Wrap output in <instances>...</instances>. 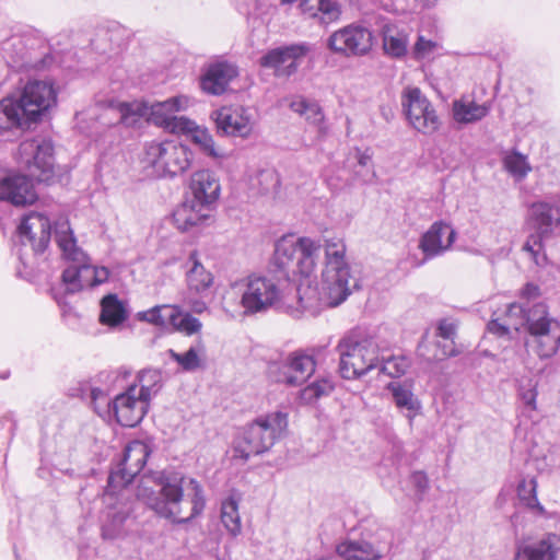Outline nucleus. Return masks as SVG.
I'll return each instance as SVG.
<instances>
[{
	"instance_id": "58836bf2",
	"label": "nucleus",
	"mask_w": 560,
	"mask_h": 560,
	"mask_svg": "<svg viewBox=\"0 0 560 560\" xmlns=\"http://www.w3.org/2000/svg\"><path fill=\"white\" fill-rule=\"evenodd\" d=\"M167 354L182 368L183 371L194 372L203 365L206 347L202 340L198 339L186 352L178 353L173 349H168Z\"/></svg>"
},
{
	"instance_id": "680f3d73",
	"label": "nucleus",
	"mask_w": 560,
	"mask_h": 560,
	"mask_svg": "<svg viewBox=\"0 0 560 560\" xmlns=\"http://www.w3.org/2000/svg\"><path fill=\"white\" fill-rule=\"evenodd\" d=\"M435 47V43L419 36L415 44L413 54L416 58H423L427 54L431 52Z\"/></svg>"
},
{
	"instance_id": "473e14b6",
	"label": "nucleus",
	"mask_w": 560,
	"mask_h": 560,
	"mask_svg": "<svg viewBox=\"0 0 560 560\" xmlns=\"http://www.w3.org/2000/svg\"><path fill=\"white\" fill-rule=\"evenodd\" d=\"M186 282L190 292L202 294L213 284V275L198 259L196 250L189 254L186 262Z\"/></svg>"
},
{
	"instance_id": "f704fd0d",
	"label": "nucleus",
	"mask_w": 560,
	"mask_h": 560,
	"mask_svg": "<svg viewBox=\"0 0 560 560\" xmlns=\"http://www.w3.org/2000/svg\"><path fill=\"white\" fill-rule=\"evenodd\" d=\"M388 392L392 394L393 401L400 410L408 411V417L411 418L420 409V402L413 394L412 381H396L387 385Z\"/></svg>"
},
{
	"instance_id": "9b49d317",
	"label": "nucleus",
	"mask_w": 560,
	"mask_h": 560,
	"mask_svg": "<svg viewBox=\"0 0 560 560\" xmlns=\"http://www.w3.org/2000/svg\"><path fill=\"white\" fill-rule=\"evenodd\" d=\"M143 161L154 168L159 177L173 178L188 170L191 152L183 144L151 142L145 145Z\"/></svg>"
},
{
	"instance_id": "a211bd4d",
	"label": "nucleus",
	"mask_w": 560,
	"mask_h": 560,
	"mask_svg": "<svg viewBox=\"0 0 560 560\" xmlns=\"http://www.w3.org/2000/svg\"><path fill=\"white\" fill-rule=\"evenodd\" d=\"M392 534L380 530L372 540H346L337 545L336 552L345 560H380L392 547Z\"/></svg>"
},
{
	"instance_id": "c03bdc74",
	"label": "nucleus",
	"mask_w": 560,
	"mask_h": 560,
	"mask_svg": "<svg viewBox=\"0 0 560 560\" xmlns=\"http://www.w3.org/2000/svg\"><path fill=\"white\" fill-rule=\"evenodd\" d=\"M170 312L171 314L168 315V326H172L175 330L185 332L188 336L200 331L202 324L198 318L194 317L187 312H183L178 306L175 305H173Z\"/></svg>"
},
{
	"instance_id": "4d7b16f0",
	"label": "nucleus",
	"mask_w": 560,
	"mask_h": 560,
	"mask_svg": "<svg viewBox=\"0 0 560 560\" xmlns=\"http://www.w3.org/2000/svg\"><path fill=\"white\" fill-rule=\"evenodd\" d=\"M530 311L532 308L526 310L525 306H523L520 303H511L508 305L506 310L501 316L505 320H520L521 327L523 325H526V316Z\"/></svg>"
},
{
	"instance_id": "ea45409f",
	"label": "nucleus",
	"mask_w": 560,
	"mask_h": 560,
	"mask_svg": "<svg viewBox=\"0 0 560 560\" xmlns=\"http://www.w3.org/2000/svg\"><path fill=\"white\" fill-rule=\"evenodd\" d=\"M291 108L304 116L305 119L317 128V137L326 138L328 135V126L325 122V115L322 107L315 102L300 100L291 103Z\"/></svg>"
},
{
	"instance_id": "7ed1b4c3",
	"label": "nucleus",
	"mask_w": 560,
	"mask_h": 560,
	"mask_svg": "<svg viewBox=\"0 0 560 560\" xmlns=\"http://www.w3.org/2000/svg\"><path fill=\"white\" fill-rule=\"evenodd\" d=\"M183 476L174 471H156L153 477L154 487L148 486L142 479L137 487L136 497L160 517L173 524H187L202 513L206 506L202 487L195 479H190L192 494L189 495L190 513L182 516L184 501Z\"/></svg>"
},
{
	"instance_id": "4468645a",
	"label": "nucleus",
	"mask_w": 560,
	"mask_h": 560,
	"mask_svg": "<svg viewBox=\"0 0 560 560\" xmlns=\"http://www.w3.org/2000/svg\"><path fill=\"white\" fill-rule=\"evenodd\" d=\"M151 450L143 441L135 440L129 442L122 453V458L117 468L108 476L106 495L115 490H127V486L143 469L150 456Z\"/></svg>"
},
{
	"instance_id": "4c0bfd02",
	"label": "nucleus",
	"mask_w": 560,
	"mask_h": 560,
	"mask_svg": "<svg viewBox=\"0 0 560 560\" xmlns=\"http://www.w3.org/2000/svg\"><path fill=\"white\" fill-rule=\"evenodd\" d=\"M490 107L474 101L455 100L452 104L453 119L459 125L480 121L489 114Z\"/></svg>"
},
{
	"instance_id": "7c9ffc66",
	"label": "nucleus",
	"mask_w": 560,
	"mask_h": 560,
	"mask_svg": "<svg viewBox=\"0 0 560 560\" xmlns=\"http://www.w3.org/2000/svg\"><path fill=\"white\" fill-rule=\"evenodd\" d=\"M210 211L211 208L188 199L174 210V225L179 231L187 232L206 221L210 217Z\"/></svg>"
},
{
	"instance_id": "412c9836",
	"label": "nucleus",
	"mask_w": 560,
	"mask_h": 560,
	"mask_svg": "<svg viewBox=\"0 0 560 560\" xmlns=\"http://www.w3.org/2000/svg\"><path fill=\"white\" fill-rule=\"evenodd\" d=\"M115 490L108 497L104 493L106 510L102 517V537L104 539H116L124 537L132 523L131 505L127 502H120L116 499L118 492Z\"/></svg>"
},
{
	"instance_id": "49530a36",
	"label": "nucleus",
	"mask_w": 560,
	"mask_h": 560,
	"mask_svg": "<svg viewBox=\"0 0 560 560\" xmlns=\"http://www.w3.org/2000/svg\"><path fill=\"white\" fill-rule=\"evenodd\" d=\"M411 365V360L407 357H392L388 359H381L378 363L380 372L390 376L400 377L404 375Z\"/></svg>"
},
{
	"instance_id": "0eeeda50",
	"label": "nucleus",
	"mask_w": 560,
	"mask_h": 560,
	"mask_svg": "<svg viewBox=\"0 0 560 560\" xmlns=\"http://www.w3.org/2000/svg\"><path fill=\"white\" fill-rule=\"evenodd\" d=\"M527 224L534 231L523 245L537 266L548 261L544 241L560 226V196H550L533 202L528 209Z\"/></svg>"
},
{
	"instance_id": "5fc2aeb1",
	"label": "nucleus",
	"mask_w": 560,
	"mask_h": 560,
	"mask_svg": "<svg viewBox=\"0 0 560 560\" xmlns=\"http://www.w3.org/2000/svg\"><path fill=\"white\" fill-rule=\"evenodd\" d=\"M197 126L198 125L194 120L185 116H176L175 114L165 130L173 133L191 136Z\"/></svg>"
},
{
	"instance_id": "b1692460",
	"label": "nucleus",
	"mask_w": 560,
	"mask_h": 560,
	"mask_svg": "<svg viewBox=\"0 0 560 560\" xmlns=\"http://www.w3.org/2000/svg\"><path fill=\"white\" fill-rule=\"evenodd\" d=\"M299 253V238L294 235L282 236L275 245L269 273L278 277V280L288 281Z\"/></svg>"
},
{
	"instance_id": "69168bd1",
	"label": "nucleus",
	"mask_w": 560,
	"mask_h": 560,
	"mask_svg": "<svg viewBox=\"0 0 560 560\" xmlns=\"http://www.w3.org/2000/svg\"><path fill=\"white\" fill-rule=\"evenodd\" d=\"M190 310L194 313L201 314L207 310V304L201 300H194L190 302Z\"/></svg>"
},
{
	"instance_id": "f8f14e48",
	"label": "nucleus",
	"mask_w": 560,
	"mask_h": 560,
	"mask_svg": "<svg viewBox=\"0 0 560 560\" xmlns=\"http://www.w3.org/2000/svg\"><path fill=\"white\" fill-rule=\"evenodd\" d=\"M281 281L269 272L248 276L241 300L244 312L246 314L261 313L276 306L281 299Z\"/></svg>"
},
{
	"instance_id": "1a4fd4ad",
	"label": "nucleus",
	"mask_w": 560,
	"mask_h": 560,
	"mask_svg": "<svg viewBox=\"0 0 560 560\" xmlns=\"http://www.w3.org/2000/svg\"><path fill=\"white\" fill-rule=\"evenodd\" d=\"M526 346L540 359H549L560 349V322L549 316L545 304L532 307L526 316Z\"/></svg>"
},
{
	"instance_id": "79ce46f5",
	"label": "nucleus",
	"mask_w": 560,
	"mask_h": 560,
	"mask_svg": "<svg viewBox=\"0 0 560 560\" xmlns=\"http://www.w3.org/2000/svg\"><path fill=\"white\" fill-rule=\"evenodd\" d=\"M119 113V122L126 127H139L142 119L147 120L148 103L133 101L130 103H120L117 107Z\"/></svg>"
},
{
	"instance_id": "4be33fe9",
	"label": "nucleus",
	"mask_w": 560,
	"mask_h": 560,
	"mask_svg": "<svg viewBox=\"0 0 560 560\" xmlns=\"http://www.w3.org/2000/svg\"><path fill=\"white\" fill-rule=\"evenodd\" d=\"M137 384L129 385L124 393L113 399V418L121 427L138 425L149 409V402L141 396H136Z\"/></svg>"
},
{
	"instance_id": "0e129e2a",
	"label": "nucleus",
	"mask_w": 560,
	"mask_h": 560,
	"mask_svg": "<svg viewBox=\"0 0 560 560\" xmlns=\"http://www.w3.org/2000/svg\"><path fill=\"white\" fill-rule=\"evenodd\" d=\"M371 161H372V155L370 154L369 150H366L364 152L358 151V164L361 167L366 168V172H370L369 167H370Z\"/></svg>"
},
{
	"instance_id": "a19ab883",
	"label": "nucleus",
	"mask_w": 560,
	"mask_h": 560,
	"mask_svg": "<svg viewBox=\"0 0 560 560\" xmlns=\"http://www.w3.org/2000/svg\"><path fill=\"white\" fill-rule=\"evenodd\" d=\"M137 386L140 385L139 395L148 402L163 387V374L160 369H143L137 374Z\"/></svg>"
},
{
	"instance_id": "f3484780",
	"label": "nucleus",
	"mask_w": 560,
	"mask_h": 560,
	"mask_svg": "<svg viewBox=\"0 0 560 560\" xmlns=\"http://www.w3.org/2000/svg\"><path fill=\"white\" fill-rule=\"evenodd\" d=\"M16 100L34 124L42 120L47 110L56 105L57 92L48 80H28Z\"/></svg>"
},
{
	"instance_id": "603ef678",
	"label": "nucleus",
	"mask_w": 560,
	"mask_h": 560,
	"mask_svg": "<svg viewBox=\"0 0 560 560\" xmlns=\"http://www.w3.org/2000/svg\"><path fill=\"white\" fill-rule=\"evenodd\" d=\"M191 140L200 147V149L209 156H219L214 148L212 136L207 129L197 126L190 136Z\"/></svg>"
},
{
	"instance_id": "338daca9",
	"label": "nucleus",
	"mask_w": 560,
	"mask_h": 560,
	"mask_svg": "<svg viewBox=\"0 0 560 560\" xmlns=\"http://www.w3.org/2000/svg\"><path fill=\"white\" fill-rule=\"evenodd\" d=\"M423 5L425 7H430V5H434L436 3L438 0H419Z\"/></svg>"
},
{
	"instance_id": "8fccbe9b",
	"label": "nucleus",
	"mask_w": 560,
	"mask_h": 560,
	"mask_svg": "<svg viewBox=\"0 0 560 560\" xmlns=\"http://www.w3.org/2000/svg\"><path fill=\"white\" fill-rule=\"evenodd\" d=\"M487 330L488 332L495 335L500 338L511 339L512 330H520V320H505L500 315L498 317L492 318L487 324Z\"/></svg>"
},
{
	"instance_id": "6e6552de",
	"label": "nucleus",
	"mask_w": 560,
	"mask_h": 560,
	"mask_svg": "<svg viewBox=\"0 0 560 560\" xmlns=\"http://www.w3.org/2000/svg\"><path fill=\"white\" fill-rule=\"evenodd\" d=\"M55 240L61 250L62 257L70 261L61 275V280L67 293H77L89 288L88 273H85L88 255L77 244V240L69 223L61 222L55 226Z\"/></svg>"
},
{
	"instance_id": "bf43d9fd",
	"label": "nucleus",
	"mask_w": 560,
	"mask_h": 560,
	"mask_svg": "<svg viewBox=\"0 0 560 560\" xmlns=\"http://www.w3.org/2000/svg\"><path fill=\"white\" fill-rule=\"evenodd\" d=\"M96 116L93 114L91 115V109L86 112L77 113L75 115V124L77 128L80 130V132L84 133L88 137L93 136V131L91 129V118H95Z\"/></svg>"
},
{
	"instance_id": "9d476101",
	"label": "nucleus",
	"mask_w": 560,
	"mask_h": 560,
	"mask_svg": "<svg viewBox=\"0 0 560 560\" xmlns=\"http://www.w3.org/2000/svg\"><path fill=\"white\" fill-rule=\"evenodd\" d=\"M131 372L125 368L115 371H102L93 380L80 383L78 390L84 399H90L93 410L103 419H113V399L110 394L120 380H126Z\"/></svg>"
},
{
	"instance_id": "423d86ee",
	"label": "nucleus",
	"mask_w": 560,
	"mask_h": 560,
	"mask_svg": "<svg viewBox=\"0 0 560 560\" xmlns=\"http://www.w3.org/2000/svg\"><path fill=\"white\" fill-rule=\"evenodd\" d=\"M288 427V415L276 411L259 416L245 425L234 443L236 457L247 460L269 451Z\"/></svg>"
},
{
	"instance_id": "ddd939ff",
	"label": "nucleus",
	"mask_w": 560,
	"mask_h": 560,
	"mask_svg": "<svg viewBox=\"0 0 560 560\" xmlns=\"http://www.w3.org/2000/svg\"><path fill=\"white\" fill-rule=\"evenodd\" d=\"M373 44L372 31L362 23H351L335 31L326 42L331 52L346 58L366 56Z\"/></svg>"
},
{
	"instance_id": "bb28decb",
	"label": "nucleus",
	"mask_w": 560,
	"mask_h": 560,
	"mask_svg": "<svg viewBox=\"0 0 560 560\" xmlns=\"http://www.w3.org/2000/svg\"><path fill=\"white\" fill-rule=\"evenodd\" d=\"M456 238V231L445 222H434L421 236L419 247L425 258L436 257L446 252Z\"/></svg>"
},
{
	"instance_id": "774afa93",
	"label": "nucleus",
	"mask_w": 560,
	"mask_h": 560,
	"mask_svg": "<svg viewBox=\"0 0 560 560\" xmlns=\"http://www.w3.org/2000/svg\"><path fill=\"white\" fill-rule=\"evenodd\" d=\"M9 374H10L9 372H5V373H2L0 376H1V378L5 380L9 377Z\"/></svg>"
},
{
	"instance_id": "de8ad7c7",
	"label": "nucleus",
	"mask_w": 560,
	"mask_h": 560,
	"mask_svg": "<svg viewBox=\"0 0 560 560\" xmlns=\"http://www.w3.org/2000/svg\"><path fill=\"white\" fill-rule=\"evenodd\" d=\"M504 168L517 180L523 179L530 171L526 158L520 152H512L503 159Z\"/></svg>"
},
{
	"instance_id": "6e6d98bb",
	"label": "nucleus",
	"mask_w": 560,
	"mask_h": 560,
	"mask_svg": "<svg viewBox=\"0 0 560 560\" xmlns=\"http://www.w3.org/2000/svg\"><path fill=\"white\" fill-rule=\"evenodd\" d=\"M85 273H88L89 288L97 287L108 280L109 270L106 267H93L86 260Z\"/></svg>"
},
{
	"instance_id": "c9c22d12",
	"label": "nucleus",
	"mask_w": 560,
	"mask_h": 560,
	"mask_svg": "<svg viewBox=\"0 0 560 560\" xmlns=\"http://www.w3.org/2000/svg\"><path fill=\"white\" fill-rule=\"evenodd\" d=\"M184 98L171 97L163 102L148 104L147 121L166 129L174 115L183 108Z\"/></svg>"
},
{
	"instance_id": "72a5a7b5",
	"label": "nucleus",
	"mask_w": 560,
	"mask_h": 560,
	"mask_svg": "<svg viewBox=\"0 0 560 560\" xmlns=\"http://www.w3.org/2000/svg\"><path fill=\"white\" fill-rule=\"evenodd\" d=\"M127 304L115 293H109L101 300V324L115 328L128 319Z\"/></svg>"
},
{
	"instance_id": "052dcab7",
	"label": "nucleus",
	"mask_w": 560,
	"mask_h": 560,
	"mask_svg": "<svg viewBox=\"0 0 560 560\" xmlns=\"http://www.w3.org/2000/svg\"><path fill=\"white\" fill-rule=\"evenodd\" d=\"M520 397L526 407L532 410L536 409L537 389L535 385L529 384L528 387L522 386L520 388Z\"/></svg>"
},
{
	"instance_id": "f257e3e1",
	"label": "nucleus",
	"mask_w": 560,
	"mask_h": 560,
	"mask_svg": "<svg viewBox=\"0 0 560 560\" xmlns=\"http://www.w3.org/2000/svg\"><path fill=\"white\" fill-rule=\"evenodd\" d=\"M18 161L27 175H11L0 178V200L14 206L32 205L37 195L33 182L48 183L55 174V145L52 140L36 135L23 140L19 145Z\"/></svg>"
},
{
	"instance_id": "2f4dec72",
	"label": "nucleus",
	"mask_w": 560,
	"mask_h": 560,
	"mask_svg": "<svg viewBox=\"0 0 560 560\" xmlns=\"http://www.w3.org/2000/svg\"><path fill=\"white\" fill-rule=\"evenodd\" d=\"M300 9L306 18L316 19L322 25L336 22L341 15V5L336 0H302Z\"/></svg>"
},
{
	"instance_id": "20e7f679",
	"label": "nucleus",
	"mask_w": 560,
	"mask_h": 560,
	"mask_svg": "<svg viewBox=\"0 0 560 560\" xmlns=\"http://www.w3.org/2000/svg\"><path fill=\"white\" fill-rule=\"evenodd\" d=\"M336 351L339 354V374L342 378L359 380L370 371L377 369L380 363V347L375 339L352 330L338 342Z\"/></svg>"
},
{
	"instance_id": "c756f323",
	"label": "nucleus",
	"mask_w": 560,
	"mask_h": 560,
	"mask_svg": "<svg viewBox=\"0 0 560 560\" xmlns=\"http://www.w3.org/2000/svg\"><path fill=\"white\" fill-rule=\"evenodd\" d=\"M191 200L211 208L220 196V184L215 175L209 170L197 171L190 179Z\"/></svg>"
},
{
	"instance_id": "e2e57ef3",
	"label": "nucleus",
	"mask_w": 560,
	"mask_h": 560,
	"mask_svg": "<svg viewBox=\"0 0 560 560\" xmlns=\"http://www.w3.org/2000/svg\"><path fill=\"white\" fill-rule=\"evenodd\" d=\"M539 295H540V290H539L538 285L533 284V283H527V284L523 288V290H522V292H521V296H522L523 299L528 300V301H530V300H535V299H537Z\"/></svg>"
},
{
	"instance_id": "37998d69",
	"label": "nucleus",
	"mask_w": 560,
	"mask_h": 560,
	"mask_svg": "<svg viewBox=\"0 0 560 560\" xmlns=\"http://www.w3.org/2000/svg\"><path fill=\"white\" fill-rule=\"evenodd\" d=\"M336 387L332 376H324L306 385L300 394L301 399L306 404H312L322 397L329 396Z\"/></svg>"
},
{
	"instance_id": "aec40b11",
	"label": "nucleus",
	"mask_w": 560,
	"mask_h": 560,
	"mask_svg": "<svg viewBox=\"0 0 560 560\" xmlns=\"http://www.w3.org/2000/svg\"><path fill=\"white\" fill-rule=\"evenodd\" d=\"M218 132L224 136L248 138L255 126L253 112L244 106H224L212 113Z\"/></svg>"
},
{
	"instance_id": "dca6fc26",
	"label": "nucleus",
	"mask_w": 560,
	"mask_h": 560,
	"mask_svg": "<svg viewBox=\"0 0 560 560\" xmlns=\"http://www.w3.org/2000/svg\"><path fill=\"white\" fill-rule=\"evenodd\" d=\"M401 106L408 121L419 132L432 135L439 129V116L419 88L408 86L404 90Z\"/></svg>"
},
{
	"instance_id": "f03ea898",
	"label": "nucleus",
	"mask_w": 560,
	"mask_h": 560,
	"mask_svg": "<svg viewBox=\"0 0 560 560\" xmlns=\"http://www.w3.org/2000/svg\"><path fill=\"white\" fill-rule=\"evenodd\" d=\"M359 289V280L351 275L346 261V245L341 238L325 241V268L320 288L313 287L310 278H303L296 289L301 307L337 306L352 290Z\"/></svg>"
},
{
	"instance_id": "e433bc0d",
	"label": "nucleus",
	"mask_w": 560,
	"mask_h": 560,
	"mask_svg": "<svg viewBox=\"0 0 560 560\" xmlns=\"http://www.w3.org/2000/svg\"><path fill=\"white\" fill-rule=\"evenodd\" d=\"M299 256L291 270V273H300L303 278H308L314 271L316 259L320 253V245L307 237L299 238Z\"/></svg>"
},
{
	"instance_id": "2eb2a0df",
	"label": "nucleus",
	"mask_w": 560,
	"mask_h": 560,
	"mask_svg": "<svg viewBox=\"0 0 560 560\" xmlns=\"http://www.w3.org/2000/svg\"><path fill=\"white\" fill-rule=\"evenodd\" d=\"M315 369L314 357L303 350H296L278 361L270 362L268 374L276 383L296 387L303 385Z\"/></svg>"
},
{
	"instance_id": "6ab92c4d",
	"label": "nucleus",
	"mask_w": 560,
	"mask_h": 560,
	"mask_svg": "<svg viewBox=\"0 0 560 560\" xmlns=\"http://www.w3.org/2000/svg\"><path fill=\"white\" fill-rule=\"evenodd\" d=\"M311 50L307 43L292 44L269 50L260 58V66L272 69L276 77L288 78L298 71L300 61Z\"/></svg>"
},
{
	"instance_id": "5701e85b",
	"label": "nucleus",
	"mask_w": 560,
	"mask_h": 560,
	"mask_svg": "<svg viewBox=\"0 0 560 560\" xmlns=\"http://www.w3.org/2000/svg\"><path fill=\"white\" fill-rule=\"evenodd\" d=\"M18 232L22 245L25 246L28 243L34 254L39 255L49 244L51 225L47 217L33 212L22 219Z\"/></svg>"
},
{
	"instance_id": "a878e982",
	"label": "nucleus",
	"mask_w": 560,
	"mask_h": 560,
	"mask_svg": "<svg viewBox=\"0 0 560 560\" xmlns=\"http://www.w3.org/2000/svg\"><path fill=\"white\" fill-rule=\"evenodd\" d=\"M238 75L235 65L226 61H218L208 66L200 78V86L203 92L211 95H221L226 92L231 81Z\"/></svg>"
},
{
	"instance_id": "864d4df0",
	"label": "nucleus",
	"mask_w": 560,
	"mask_h": 560,
	"mask_svg": "<svg viewBox=\"0 0 560 560\" xmlns=\"http://www.w3.org/2000/svg\"><path fill=\"white\" fill-rule=\"evenodd\" d=\"M383 46L386 54L399 58L407 52V39L404 35H384Z\"/></svg>"
},
{
	"instance_id": "cd10ccee",
	"label": "nucleus",
	"mask_w": 560,
	"mask_h": 560,
	"mask_svg": "<svg viewBox=\"0 0 560 560\" xmlns=\"http://www.w3.org/2000/svg\"><path fill=\"white\" fill-rule=\"evenodd\" d=\"M457 335V325L455 322L450 319H441L436 327V336L444 339L445 342H436L435 351L433 354H427L425 350L428 346L424 341L418 345V351L422 358L427 361H442L446 358L457 357L460 351L456 348L454 339Z\"/></svg>"
},
{
	"instance_id": "c85d7f7f",
	"label": "nucleus",
	"mask_w": 560,
	"mask_h": 560,
	"mask_svg": "<svg viewBox=\"0 0 560 560\" xmlns=\"http://www.w3.org/2000/svg\"><path fill=\"white\" fill-rule=\"evenodd\" d=\"M33 124L15 95H8L0 101V133L24 131Z\"/></svg>"
},
{
	"instance_id": "09e8293b",
	"label": "nucleus",
	"mask_w": 560,
	"mask_h": 560,
	"mask_svg": "<svg viewBox=\"0 0 560 560\" xmlns=\"http://www.w3.org/2000/svg\"><path fill=\"white\" fill-rule=\"evenodd\" d=\"M537 482L534 478L526 480L523 479L517 486L518 499L529 509H538L542 511L536 494Z\"/></svg>"
},
{
	"instance_id": "3c124183",
	"label": "nucleus",
	"mask_w": 560,
	"mask_h": 560,
	"mask_svg": "<svg viewBox=\"0 0 560 560\" xmlns=\"http://www.w3.org/2000/svg\"><path fill=\"white\" fill-rule=\"evenodd\" d=\"M173 305H156L139 313V318L156 326L166 327L170 325L168 315Z\"/></svg>"
},
{
	"instance_id": "393cba45",
	"label": "nucleus",
	"mask_w": 560,
	"mask_h": 560,
	"mask_svg": "<svg viewBox=\"0 0 560 560\" xmlns=\"http://www.w3.org/2000/svg\"><path fill=\"white\" fill-rule=\"evenodd\" d=\"M514 560H560V537L548 534L539 540L517 542Z\"/></svg>"
},
{
	"instance_id": "a18cd8bd",
	"label": "nucleus",
	"mask_w": 560,
	"mask_h": 560,
	"mask_svg": "<svg viewBox=\"0 0 560 560\" xmlns=\"http://www.w3.org/2000/svg\"><path fill=\"white\" fill-rule=\"evenodd\" d=\"M221 522L231 536L236 537L242 532L238 503L230 497L221 504Z\"/></svg>"
},
{
	"instance_id": "13d9d810",
	"label": "nucleus",
	"mask_w": 560,
	"mask_h": 560,
	"mask_svg": "<svg viewBox=\"0 0 560 560\" xmlns=\"http://www.w3.org/2000/svg\"><path fill=\"white\" fill-rule=\"evenodd\" d=\"M410 481L417 491L419 500H421L429 489V479L427 474L423 471H415L410 476Z\"/></svg>"
},
{
	"instance_id": "39448f33",
	"label": "nucleus",
	"mask_w": 560,
	"mask_h": 560,
	"mask_svg": "<svg viewBox=\"0 0 560 560\" xmlns=\"http://www.w3.org/2000/svg\"><path fill=\"white\" fill-rule=\"evenodd\" d=\"M49 45L33 34L12 35L0 44V56L15 71H45L55 59Z\"/></svg>"
}]
</instances>
